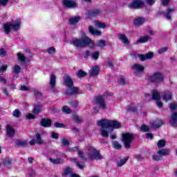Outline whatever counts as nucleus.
<instances>
[{"label": "nucleus", "instance_id": "a19ab883", "mask_svg": "<svg viewBox=\"0 0 177 177\" xmlns=\"http://www.w3.org/2000/svg\"><path fill=\"white\" fill-rule=\"evenodd\" d=\"M113 146L114 147V149H116V150H120L122 146L121 144H120V142H117V141H114L113 142Z\"/></svg>", "mask_w": 177, "mask_h": 177}, {"label": "nucleus", "instance_id": "37998d69", "mask_svg": "<svg viewBox=\"0 0 177 177\" xmlns=\"http://www.w3.org/2000/svg\"><path fill=\"white\" fill-rule=\"evenodd\" d=\"M140 130L142 132H149L150 131V127H149V126L142 124L140 127Z\"/></svg>", "mask_w": 177, "mask_h": 177}, {"label": "nucleus", "instance_id": "a878e982", "mask_svg": "<svg viewBox=\"0 0 177 177\" xmlns=\"http://www.w3.org/2000/svg\"><path fill=\"white\" fill-rule=\"evenodd\" d=\"M169 153L170 151L168 149H162L158 151V154H160L162 156V158L165 156H168Z\"/></svg>", "mask_w": 177, "mask_h": 177}, {"label": "nucleus", "instance_id": "aec40b11", "mask_svg": "<svg viewBox=\"0 0 177 177\" xmlns=\"http://www.w3.org/2000/svg\"><path fill=\"white\" fill-rule=\"evenodd\" d=\"M88 31L92 35H102V32L99 30L95 29L93 26L88 27Z\"/></svg>", "mask_w": 177, "mask_h": 177}, {"label": "nucleus", "instance_id": "603ef678", "mask_svg": "<svg viewBox=\"0 0 177 177\" xmlns=\"http://www.w3.org/2000/svg\"><path fill=\"white\" fill-rule=\"evenodd\" d=\"M97 46L103 48V46H106V41H104V40H99Z\"/></svg>", "mask_w": 177, "mask_h": 177}, {"label": "nucleus", "instance_id": "c756f323", "mask_svg": "<svg viewBox=\"0 0 177 177\" xmlns=\"http://www.w3.org/2000/svg\"><path fill=\"white\" fill-rule=\"evenodd\" d=\"M149 39H150L149 36H142L140 37L138 40H137V44H145L149 41Z\"/></svg>", "mask_w": 177, "mask_h": 177}, {"label": "nucleus", "instance_id": "e433bc0d", "mask_svg": "<svg viewBox=\"0 0 177 177\" xmlns=\"http://www.w3.org/2000/svg\"><path fill=\"white\" fill-rule=\"evenodd\" d=\"M36 143H37V145H42L44 143V140H42L41 134L39 133L36 134Z\"/></svg>", "mask_w": 177, "mask_h": 177}, {"label": "nucleus", "instance_id": "f03ea898", "mask_svg": "<svg viewBox=\"0 0 177 177\" xmlns=\"http://www.w3.org/2000/svg\"><path fill=\"white\" fill-rule=\"evenodd\" d=\"M97 125L101 127L100 132L103 138H109V133H111L114 129L121 128V123L117 120L102 119L97 121Z\"/></svg>", "mask_w": 177, "mask_h": 177}, {"label": "nucleus", "instance_id": "f3484780", "mask_svg": "<svg viewBox=\"0 0 177 177\" xmlns=\"http://www.w3.org/2000/svg\"><path fill=\"white\" fill-rule=\"evenodd\" d=\"M162 99L165 102H168L172 99V93L171 91H165L162 95Z\"/></svg>", "mask_w": 177, "mask_h": 177}, {"label": "nucleus", "instance_id": "49530a36", "mask_svg": "<svg viewBox=\"0 0 177 177\" xmlns=\"http://www.w3.org/2000/svg\"><path fill=\"white\" fill-rule=\"evenodd\" d=\"M99 55H100V53L99 51H95L93 53L92 57L94 60H97L99 59Z\"/></svg>", "mask_w": 177, "mask_h": 177}, {"label": "nucleus", "instance_id": "c03bdc74", "mask_svg": "<svg viewBox=\"0 0 177 177\" xmlns=\"http://www.w3.org/2000/svg\"><path fill=\"white\" fill-rule=\"evenodd\" d=\"M61 142L64 146H68L70 145V142L68 141V139L66 138H62Z\"/></svg>", "mask_w": 177, "mask_h": 177}, {"label": "nucleus", "instance_id": "4d7b16f0", "mask_svg": "<svg viewBox=\"0 0 177 177\" xmlns=\"http://www.w3.org/2000/svg\"><path fill=\"white\" fill-rule=\"evenodd\" d=\"M51 137L53 138V139H59V134H57V133L53 131L51 133Z\"/></svg>", "mask_w": 177, "mask_h": 177}, {"label": "nucleus", "instance_id": "39448f33", "mask_svg": "<svg viewBox=\"0 0 177 177\" xmlns=\"http://www.w3.org/2000/svg\"><path fill=\"white\" fill-rule=\"evenodd\" d=\"M135 139V136L129 133L122 134V142L124 145L125 149H129L131 147V143Z\"/></svg>", "mask_w": 177, "mask_h": 177}, {"label": "nucleus", "instance_id": "393cba45", "mask_svg": "<svg viewBox=\"0 0 177 177\" xmlns=\"http://www.w3.org/2000/svg\"><path fill=\"white\" fill-rule=\"evenodd\" d=\"M80 20H81V17H73L69 19V24H71V26H74V24H77Z\"/></svg>", "mask_w": 177, "mask_h": 177}, {"label": "nucleus", "instance_id": "69168bd1", "mask_svg": "<svg viewBox=\"0 0 177 177\" xmlns=\"http://www.w3.org/2000/svg\"><path fill=\"white\" fill-rule=\"evenodd\" d=\"M119 84H120V85H124L125 84V78L120 77L119 80Z\"/></svg>", "mask_w": 177, "mask_h": 177}, {"label": "nucleus", "instance_id": "6e6552de", "mask_svg": "<svg viewBox=\"0 0 177 177\" xmlns=\"http://www.w3.org/2000/svg\"><path fill=\"white\" fill-rule=\"evenodd\" d=\"M145 3L142 0H133L132 3L129 5V9H139L143 8Z\"/></svg>", "mask_w": 177, "mask_h": 177}, {"label": "nucleus", "instance_id": "13d9d810", "mask_svg": "<svg viewBox=\"0 0 177 177\" xmlns=\"http://www.w3.org/2000/svg\"><path fill=\"white\" fill-rule=\"evenodd\" d=\"M105 65L106 66V67H113V61H110V60L106 61L105 62Z\"/></svg>", "mask_w": 177, "mask_h": 177}, {"label": "nucleus", "instance_id": "7c9ffc66", "mask_svg": "<svg viewBox=\"0 0 177 177\" xmlns=\"http://www.w3.org/2000/svg\"><path fill=\"white\" fill-rule=\"evenodd\" d=\"M15 144L17 146H18V147H26V146H27V141L26 140H17L15 142Z\"/></svg>", "mask_w": 177, "mask_h": 177}, {"label": "nucleus", "instance_id": "f8f14e48", "mask_svg": "<svg viewBox=\"0 0 177 177\" xmlns=\"http://www.w3.org/2000/svg\"><path fill=\"white\" fill-rule=\"evenodd\" d=\"M78 91H80V88H78V87H74L73 86H71V87H68V88L66 89V95L68 96L77 95Z\"/></svg>", "mask_w": 177, "mask_h": 177}, {"label": "nucleus", "instance_id": "338daca9", "mask_svg": "<svg viewBox=\"0 0 177 177\" xmlns=\"http://www.w3.org/2000/svg\"><path fill=\"white\" fill-rule=\"evenodd\" d=\"M156 1L154 0H146V3L148 4V5H154Z\"/></svg>", "mask_w": 177, "mask_h": 177}, {"label": "nucleus", "instance_id": "58836bf2", "mask_svg": "<svg viewBox=\"0 0 177 177\" xmlns=\"http://www.w3.org/2000/svg\"><path fill=\"white\" fill-rule=\"evenodd\" d=\"M21 71V67L19 65H15L13 68V73L15 74H19Z\"/></svg>", "mask_w": 177, "mask_h": 177}, {"label": "nucleus", "instance_id": "9b49d317", "mask_svg": "<svg viewBox=\"0 0 177 177\" xmlns=\"http://www.w3.org/2000/svg\"><path fill=\"white\" fill-rule=\"evenodd\" d=\"M62 3L65 8H68L71 9L73 8H77V3L75 1H73L71 0H64Z\"/></svg>", "mask_w": 177, "mask_h": 177}, {"label": "nucleus", "instance_id": "680f3d73", "mask_svg": "<svg viewBox=\"0 0 177 177\" xmlns=\"http://www.w3.org/2000/svg\"><path fill=\"white\" fill-rule=\"evenodd\" d=\"M6 55V51L3 48L0 49V56L1 57H3Z\"/></svg>", "mask_w": 177, "mask_h": 177}, {"label": "nucleus", "instance_id": "423d86ee", "mask_svg": "<svg viewBox=\"0 0 177 177\" xmlns=\"http://www.w3.org/2000/svg\"><path fill=\"white\" fill-rule=\"evenodd\" d=\"M148 80L150 82H153V84H158V82H162L164 81V75L160 73H155L149 76Z\"/></svg>", "mask_w": 177, "mask_h": 177}, {"label": "nucleus", "instance_id": "052dcab7", "mask_svg": "<svg viewBox=\"0 0 177 177\" xmlns=\"http://www.w3.org/2000/svg\"><path fill=\"white\" fill-rule=\"evenodd\" d=\"M54 127H55V128H63L64 127V125L62 123L55 122L54 124Z\"/></svg>", "mask_w": 177, "mask_h": 177}, {"label": "nucleus", "instance_id": "4468645a", "mask_svg": "<svg viewBox=\"0 0 177 177\" xmlns=\"http://www.w3.org/2000/svg\"><path fill=\"white\" fill-rule=\"evenodd\" d=\"M86 13L88 15V17H97L100 16L102 11L99 9L87 11Z\"/></svg>", "mask_w": 177, "mask_h": 177}, {"label": "nucleus", "instance_id": "6e6d98bb", "mask_svg": "<svg viewBox=\"0 0 177 177\" xmlns=\"http://www.w3.org/2000/svg\"><path fill=\"white\" fill-rule=\"evenodd\" d=\"M9 0H0V6H6Z\"/></svg>", "mask_w": 177, "mask_h": 177}, {"label": "nucleus", "instance_id": "8fccbe9b", "mask_svg": "<svg viewBox=\"0 0 177 177\" xmlns=\"http://www.w3.org/2000/svg\"><path fill=\"white\" fill-rule=\"evenodd\" d=\"M20 115L21 113L20 111H19V109H15L12 113L13 117H16L17 118H19V117H20Z\"/></svg>", "mask_w": 177, "mask_h": 177}, {"label": "nucleus", "instance_id": "4be33fe9", "mask_svg": "<svg viewBox=\"0 0 177 177\" xmlns=\"http://www.w3.org/2000/svg\"><path fill=\"white\" fill-rule=\"evenodd\" d=\"M145 21H146V19L145 18L138 17V18H136V19H134V25L138 26H142V25H143Z\"/></svg>", "mask_w": 177, "mask_h": 177}, {"label": "nucleus", "instance_id": "9d476101", "mask_svg": "<svg viewBox=\"0 0 177 177\" xmlns=\"http://www.w3.org/2000/svg\"><path fill=\"white\" fill-rule=\"evenodd\" d=\"M135 75L139 77V74L145 71V66L140 64H134L132 66Z\"/></svg>", "mask_w": 177, "mask_h": 177}, {"label": "nucleus", "instance_id": "dca6fc26", "mask_svg": "<svg viewBox=\"0 0 177 177\" xmlns=\"http://www.w3.org/2000/svg\"><path fill=\"white\" fill-rule=\"evenodd\" d=\"M99 71H100V68H99V66H93L90 71V76L96 77V75L99 74Z\"/></svg>", "mask_w": 177, "mask_h": 177}, {"label": "nucleus", "instance_id": "bf43d9fd", "mask_svg": "<svg viewBox=\"0 0 177 177\" xmlns=\"http://www.w3.org/2000/svg\"><path fill=\"white\" fill-rule=\"evenodd\" d=\"M8 68V65H4V66H2L1 68H0V74L1 73L3 74V71H6V69Z\"/></svg>", "mask_w": 177, "mask_h": 177}, {"label": "nucleus", "instance_id": "5fc2aeb1", "mask_svg": "<svg viewBox=\"0 0 177 177\" xmlns=\"http://www.w3.org/2000/svg\"><path fill=\"white\" fill-rule=\"evenodd\" d=\"M169 108L171 109V110L174 111V110H176L177 109V104L175 102H172L169 104Z\"/></svg>", "mask_w": 177, "mask_h": 177}, {"label": "nucleus", "instance_id": "3c124183", "mask_svg": "<svg viewBox=\"0 0 177 177\" xmlns=\"http://www.w3.org/2000/svg\"><path fill=\"white\" fill-rule=\"evenodd\" d=\"M69 104L73 107V109H75L78 106V101L77 100H73Z\"/></svg>", "mask_w": 177, "mask_h": 177}, {"label": "nucleus", "instance_id": "c9c22d12", "mask_svg": "<svg viewBox=\"0 0 177 177\" xmlns=\"http://www.w3.org/2000/svg\"><path fill=\"white\" fill-rule=\"evenodd\" d=\"M17 55L19 62H21V63H24V62H26V56H24V55L20 53H18Z\"/></svg>", "mask_w": 177, "mask_h": 177}, {"label": "nucleus", "instance_id": "4c0bfd02", "mask_svg": "<svg viewBox=\"0 0 177 177\" xmlns=\"http://www.w3.org/2000/svg\"><path fill=\"white\" fill-rule=\"evenodd\" d=\"M73 169L70 168V167H68L66 168L65 170H64V176H67V175H70L71 176V175H73Z\"/></svg>", "mask_w": 177, "mask_h": 177}, {"label": "nucleus", "instance_id": "de8ad7c7", "mask_svg": "<svg viewBox=\"0 0 177 177\" xmlns=\"http://www.w3.org/2000/svg\"><path fill=\"white\" fill-rule=\"evenodd\" d=\"M167 50H168V47H163V48H160L158 50V53L159 55H162V53H165V52H167Z\"/></svg>", "mask_w": 177, "mask_h": 177}, {"label": "nucleus", "instance_id": "cd10ccee", "mask_svg": "<svg viewBox=\"0 0 177 177\" xmlns=\"http://www.w3.org/2000/svg\"><path fill=\"white\" fill-rule=\"evenodd\" d=\"M118 38L123 44H125V45H129V41H128V37H127L125 35H119Z\"/></svg>", "mask_w": 177, "mask_h": 177}, {"label": "nucleus", "instance_id": "0eeeda50", "mask_svg": "<svg viewBox=\"0 0 177 177\" xmlns=\"http://www.w3.org/2000/svg\"><path fill=\"white\" fill-rule=\"evenodd\" d=\"M161 98V95H160V92H158L157 90H153L152 91V99L153 100H157L156 101V104L159 109H161L162 107V102L160 101V99Z\"/></svg>", "mask_w": 177, "mask_h": 177}, {"label": "nucleus", "instance_id": "774afa93", "mask_svg": "<svg viewBox=\"0 0 177 177\" xmlns=\"http://www.w3.org/2000/svg\"><path fill=\"white\" fill-rule=\"evenodd\" d=\"M169 1L170 0H162V3L163 6H167V5H168V3H169Z\"/></svg>", "mask_w": 177, "mask_h": 177}, {"label": "nucleus", "instance_id": "79ce46f5", "mask_svg": "<svg viewBox=\"0 0 177 177\" xmlns=\"http://www.w3.org/2000/svg\"><path fill=\"white\" fill-rule=\"evenodd\" d=\"M152 158H153V160H154V161H161V160H162L161 155L158 154V153L153 155L152 156Z\"/></svg>", "mask_w": 177, "mask_h": 177}, {"label": "nucleus", "instance_id": "f257e3e1", "mask_svg": "<svg viewBox=\"0 0 177 177\" xmlns=\"http://www.w3.org/2000/svg\"><path fill=\"white\" fill-rule=\"evenodd\" d=\"M68 151L73 153L77 151V156L84 160V161H93V160H102L103 156L100 153V151L96 149L92 146L87 147V154L85 156L84 151L80 150L79 147H75L68 149Z\"/></svg>", "mask_w": 177, "mask_h": 177}, {"label": "nucleus", "instance_id": "b1692460", "mask_svg": "<svg viewBox=\"0 0 177 177\" xmlns=\"http://www.w3.org/2000/svg\"><path fill=\"white\" fill-rule=\"evenodd\" d=\"M71 161H73V162H75V165L77 167V168H79V169H84V168H85V165L84 164V162H80L75 158L71 159Z\"/></svg>", "mask_w": 177, "mask_h": 177}, {"label": "nucleus", "instance_id": "5701e85b", "mask_svg": "<svg viewBox=\"0 0 177 177\" xmlns=\"http://www.w3.org/2000/svg\"><path fill=\"white\" fill-rule=\"evenodd\" d=\"M64 82L68 88H70L74 85L73 80L69 76H65Z\"/></svg>", "mask_w": 177, "mask_h": 177}, {"label": "nucleus", "instance_id": "0e129e2a", "mask_svg": "<svg viewBox=\"0 0 177 177\" xmlns=\"http://www.w3.org/2000/svg\"><path fill=\"white\" fill-rule=\"evenodd\" d=\"M4 165H10L12 164V160L11 159H7L4 160Z\"/></svg>", "mask_w": 177, "mask_h": 177}, {"label": "nucleus", "instance_id": "7ed1b4c3", "mask_svg": "<svg viewBox=\"0 0 177 177\" xmlns=\"http://www.w3.org/2000/svg\"><path fill=\"white\" fill-rule=\"evenodd\" d=\"M20 27H21V20L15 19L4 24L3 25V31L5 34L8 35L10 34L11 30L18 31V30H20Z\"/></svg>", "mask_w": 177, "mask_h": 177}, {"label": "nucleus", "instance_id": "412c9836", "mask_svg": "<svg viewBox=\"0 0 177 177\" xmlns=\"http://www.w3.org/2000/svg\"><path fill=\"white\" fill-rule=\"evenodd\" d=\"M170 124L172 127L177 126V113H174L170 120Z\"/></svg>", "mask_w": 177, "mask_h": 177}, {"label": "nucleus", "instance_id": "72a5a7b5", "mask_svg": "<svg viewBox=\"0 0 177 177\" xmlns=\"http://www.w3.org/2000/svg\"><path fill=\"white\" fill-rule=\"evenodd\" d=\"M94 24L97 28H106V27L104 23H102L99 21H95Z\"/></svg>", "mask_w": 177, "mask_h": 177}, {"label": "nucleus", "instance_id": "f704fd0d", "mask_svg": "<svg viewBox=\"0 0 177 177\" xmlns=\"http://www.w3.org/2000/svg\"><path fill=\"white\" fill-rule=\"evenodd\" d=\"M76 75L78 77V78H83V77H86L87 74L86 72L82 70H79L76 73Z\"/></svg>", "mask_w": 177, "mask_h": 177}, {"label": "nucleus", "instance_id": "20e7f679", "mask_svg": "<svg viewBox=\"0 0 177 177\" xmlns=\"http://www.w3.org/2000/svg\"><path fill=\"white\" fill-rule=\"evenodd\" d=\"M82 39H73L71 41L72 45L81 49V48H84V46H87V45H93V41H91L89 37L86 36L85 33L82 34Z\"/></svg>", "mask_w": 177, "mask_h": 177}, {"label": "nucleus", "instance_id": "ddd939ff", "mask_svg": "<svg viewBox=\"0 0 177 177\" xmlns=\"http://www.w3.org/2000/svg\"><path fill=\"white\" fill-rule=\"evenodd\" d=\"M162 125H164V121L160 119H157L151 123V128H153L154 129L160 128Z\"/></svg>", "mask_w": 177, "mask_h": 177}, {"label": "nucleus", "instance_id": "e2e57ef3", "mask_svg": "<svg viewBox=\"0 0 177 177\" xmlns=\"http://www.w3.org/2000/svg\"><path fill=\"white\" fill-rule=\"evenodd\" d=\"M26 118H28V120H34V118H35V115L31 113H28L26 115Z\"/></svg>", "mask_w": 177, "mask_h": 177}, {"label": "nucleus", "instance_id": "2eb2a0df", "mask_svg": "<svg viewBox=\"0 0 177 177\" xmlns=\"http://www.w3.org/2000/svg\"><path fill=\"white\" fill-rule=\"evenodd\" d=\"M7 136L9 138H13L15 136V129L10 126V124H8L6 127Z\"/></svg>", "mask_w": 177, "mask_h": 177}, {"label": "nucleus", "instance_id": "bb28decb", "mask_svg": "<svg viewBox=\"0 0 177 177\" xmlns=\"http://www.w3.org/2000/svg\"><path fill=\"white\" fill-rule=\"evenodd\" d=\"M50 86L51 88L56 86V75L55 74H52L50 77Z\"/></svg>", "mask_w": 177, "mask_h": 177}, {"label": "nucleus", "instance_id": "473e14b6", "mask_svg": "<svg viewBox=\"0 0 177 177\" xmlns=\"http://www.w3.org/2000/svg\"><path fill=\"white\" fill-rule=\"evenodd\" d=\"M48 160L50 162H52L53 164H55V165L63 163V159H62V158L53 159L52 158H50Z\"/></svg>", "mask_w": 177, "mask_h": 177}, {"label": "nucleus", "instance_id": "1a4fd4ad", "mask_svg": "<svg viewBox=\"0 0 177 177\" xmlns=\"http://www.w3.org/2000/svg\"><path fill=\"white\" fill-rule=\"evenodd\" d=\"M95 103H97V106H99L100 109L102 110H106V104L104 103V98L102 96H97L94 98Z\"/></svg>", "mask_w": 177, "mask_h": 177}, {"label": "nucleus", "instance_id": "ea45409f", "mask_svg": "<svg viewBox=\"0 0 177 177\" xmlns=\"http://www.w3.org/2000/svg\"><path fill=\"white\" fill-rule=\"evenodd\" d=\"M172 12H174V9H168L165 14V16L167 20H171V15H169V14L172 13Z\"/></svg>", "mask_w": 177, "mask_h": 177}, {"label": "nucleus", "instance_id": "864d4df0", "mask_svg": "<svg viewBox=\"0 0 177 177\" xmlns=\"http://www.w3.org/2000/svg\"><path fill=\"white\" fill-rule=\"evenodd\" d=\"M48 53L50 55H53L54 53H56V48H55V47H50L48 49Z\"/></svg>", "mask_w": 177, "mask_h": 177}, {"label": "nucleus", "instance_id": "a18cd8bd", "mask_svg": "<svg viewBox=\"0 0 177 177\" xmlns=\"http://www.w3.org/2000/svg\"><path fill=\"white\" fill-rule=\"evenodd\" d=\"M62 111H63V113H66V114H71V109H70L68 108V106H63V108H62Z\"/></svg>", "mask_w": 177, "mask_h": 177}, {"label": "nucleus", "instance_id": "a211bd4d", "mask_svg": "<svg viewBox=\"0 0 177 177\" xmlns=\"http://www.w3.org/2000/svg\"><path fill=\"white\" fill-rule=\"evenodd\" d=\"M153 57V53H148L146 55H140L139 59L141 62H145V60H149V59H151Z\"/></svg>", "mask_w": 177, "mask_h": 177}, {"label": "nucleus", "instance_id": "c85d7f7f", "mask_svg": "<svg viewBox=\"0 0 177 177\" xmlns=\"http://www.w3.org/2000/svg\"><path fill=\"white\" fill-rule=\"evenodd\" d=\"M41 111H42V105H35L34 109L32 110L33 114H39Z\"/></svg>", "mask_w": 177, "mask_h": 177}, {"label": "nucleus", "instance_id": "09e8293b", "mask_svg": "<svg viewBox=\"0 0 177 177\" xmlns=\"http://www.w3.org/2000/svg\"><path fill=\"white\" fill-rule=\"evenodd\" d=\"M165 140H160L158 142V147L161 148V147H165Z\"/></svg>", "mask_w": 177, "mask_h": 177}, {"label": "nucleus", "instance_id": "2f4dec72", "mask_svg": "<svg viewBox=\"0 0 177 177\" xmlns=\"http://www.w3.org/2000/svg\"><path fill=\"white\" fill-rule=\"evenodd\" d=\"M129 160V157L127 156L126 158L121 159L119 162H118L117 167H121L122 165H125L127 164V161Z\"/></svg>", "mask_w": 177, "mask_h": 177}, {"label": "nucleus", "instance_id": "6ab92c4d", "mask_svg": "<svg viewBox=\"0 0 177 177\" xmlns=\"http://www.w3.org/2000/svg\"><path fill=\"white\" fill-rule=\"evenodd\" d=\"M51 124H52V120H50V119L44 118L41 121V127H50Z\"/></svg>", "mask_w": 177, "mask_h": 177}]
</instances>
